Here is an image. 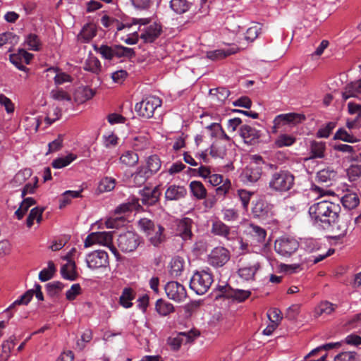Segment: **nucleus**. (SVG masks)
<instances>
[{
	"instance_id": "nucleus-1",
	"label": "nucleus",
	"mask_w": 361,
	"mask_h": 361,
	"mask_svg": "<svg viewBox=\"0 0 361 361\" xmlns=\"http://www.w3.org/2000/svg\"><path fill=\"white\" fill-rule=\"evenodd\" d=\"M308 212L316 226L329 230L337 224L341 207L333 202L323 200L311 205Z\"/></svg>"
},
{
	"instance_id": "nucleus-2",
	"label": "nucleus",
	"mask_w": 361,
	"mask_h": 361,
	"mask_svg": "<svg viewBox=\"0 0 361 361\" xmlns=\"http://www.w3.org/2000/svg\"><path fill=\"white\" fill-rule=\"evenodd\" d=\"M161 191L159 186H156L153 188L149 187H145L143 189L139 190V195L140 199L137 197H133L130 205L123 204L116 209V212H126L132 209H138L141 207L140 201H141L143 205L152 206L157 203L159 200Z\"/></svg>"
},
{
	"instance_id": "nucleus-3",
	"label": "nucleus",
	"mask_w": 361,
	"mask_h": 361,
	"mask_svg": "<svg viewBox=\"0 0 361 361\" xmlns=\"http://www.w3.org/2000/svg\"><path fill=\"white\" fill-rule=\"evenodd\" d=\"M295 176L288 170H279L271 173L269 180V188L279 192L290 190L294 185Z\"/></svg>"
},
{
	"instance_id": "nucleus-4",
	"label": "nucleus",
	"mask_w": 361,
	"mask_h": 361,
	"mask_svg": "<svg viewBox=\"0 0 361 361\" xmlns=\"http://www.w3.org/2000/svg\"><path fill=\"white\" fill-rule=\"evenodd\" d=\"M213 283V276L207 271H196L190 281V288L197 295H203L209 289Z\"/></svg>"
},
{
	"instance_id": "nucleus-5",
	"label": "nucleus",
	"mask_w": 361,
	"mask_h": 361,
	"mask_svg": "<svg viewBox=\"0 0 361 361\" xmlns=\"http://www.w3.org/2000/svg\"><path fill=\"white\" fill-rule=\"evenodd\" d=\"M113 236L111 232H95L89 234L85 240L84 247H89L94 244H100L106 246L115 255L118 252L112 243Z\"/></svg>"
},
{
	"instance_id": "nucleus-6",
	"label": "nucleus",
	"mask_w": 361,
	"mask_h": 361,
	"mask_svg": "<svg viewBox=\"0 0 361 361\" xmlns=\"http://www.w3.org/2000/svg\"><path fill=\"white\" fill-rule=\"evenodd\" d=\"M161 100L155 96H149L137 103L135 106V111L139 116L145 118H150L153 116L154 111L157 107L161 106Z\"/></svg>"
},
{
	"instance_id": "nucleus-7",
	"label": "nucleus",
	"mask_w": 361,
	"mask_h": 361,
	"mask_svg": "<svg viewBox=\"0 0 361 361\" xmlns=\"http://www.w3.org/2000/svg\"><path fill=\"white\" fill-rule=\"evenodd\" d=\"M141 243V238L133 231L121 233L116 240L118 247L123 252L135 251Z\"/></svg>"
},
{
	"instance_id": "nucleus-8",
	"label": "nucleus",
	"mask_w": 361,
	"mask_h": 361,
	"mask_svg": "<svg viewBox=\"0 0 361 361\" xmlns=\"http://www.w3.org/2000/svg\"><path fill=\"white\" fill-rule=\"evenodd\" d=\"M255 160L256 161L248 165L240 176V180L245 185H250L261 178L262 169L259 164L262 162V158L257 156Z\"/></svg>"
},
{
	"instance_id": "nucleus-9",
	"label": "nucleus",
	"mask_w": 361,
	"mask_h": 361,
	"mask_svg": "<svg viewBox=\"0 0 361 361\" xmlns=\"http://www.w3.org/2000/svg\"><path fill=\"white\" fill-rule=\"evenodd\" d=\"M299 247V243L291 237L283 236L276 240L274 243L275 251L283 257H289Z\"/></svg>"
},
{
	"instance_id": "nucleus-10",
	"label": "nucleus",
	"mask_w": 361,
	"mask_h": 361,
	"mask_svg": "<svg viewBox=\"0 0 361 361\" xmlns=\"http://www.w3.org/2000/svg\"><path fill=\"white\" fill-rule=\"evenodd\" d=\"M305 119L306 117L302 114L288 113L279 114L276 116L273 121L272 133H276L278 129L286 124L297 125L302 123Z\"/></svg>"
},
{
	"instance_id": "nucleus-11",
	"label": "nucleus",
	"mask_w": 361,
	"mask_h": 361,
	"mask_svg": "<svg viewBox=\"0 0 361 361\" xmlns=\"http://www.w3.org/2000/svg\"><path fill=\"white\" fill-rule=\"evenodd\" d=\"M167 297L176 302H180L187 298V292L185 287L178 282L169 281L164 287Z\"/></svg>"
},
{
	"instance_id": "nucleus-12",
	"label": "nucleus",
	"mask_w": 361,
	"mask_h": 361,
	"mask_svg": "<svg viewBox=\"0 0 361 361\" xmlns=\"http://www.w3.org/2000/svg\"><path fill=\"white\" fill-rule=\"evenodd\" d=\"M86 262L92 269L106 267L109 265V256L105 251L97 250L87 256Z\"/></svg>"
},
{
	"instance_id": "nucleus-13",
	"label": "nucleus",
	"mask_w": 361,
	"mask_h": 361,
	"mask_svg": "<svg viewBox=\"0 0 361 361\" xmlns=\"http://www.w3.org/2000/svg\"><path fill=\"white\" fill-rule=\"evenodd\" d=\"M230 259L229 251L224 247L214 248L209 255V262L214 267H221Z\"/></svg>"
},
{
	"instance_id": "nucleus-14",
	"label": "nucleus",
	"mask_w": 361,
	"mask_h": 361,
	"mask_svg": "<svg viewBox=\"0 0 361 361\" xmlns=\"http://www.w3.org/2000/svg\"><path fill=\"white\" fill-rule=\"evenodd\" d=\"M252 214L254 218L265 220L273 214L272 205L267 201L259 199L253 203Z\"/></svg>"
},
{
	"instance_id": "nucleus-15",
	"label": "nucleus",
	"mask_w": 361,
	"mask_h": 361,
	"mask_svg": "<svg viewBox=\"0 0 361 361\" xmlns=\"http://www.w3.org/2000/svg\"><path fill=\"white\" fill-rule=\"evenodd\" d=\"M200 332L197 330H190L188 332H181L177 337L170 338L169 339V345L173 350H178L181 344L190 343L193 341L198 336Z\"/></svg>"
},
{
	"instance_id": "nucleus-16",
	"label": "nucleus",
	"mask_w": 361,
	"mask_h": 361,
	"mask_svg": "<svg viewBox=\"0 0 361 361\" xmlns=\"http://www.w3.org/2000/svg\"><path fill=\"white\" fill-rule=\"evenodd\" d=\"M209 183L213 186H218L216 188V192L218 195H225L229 191L231 183L229 179L224 180L223 176L220 174H210L207 178Z\"/></svg>"
},
{
	"instance_id": "nucleus-17",
	"label": "nucleus",
	"mask_w": 361,
	"mask_h": 361,
	"mask_svg": "<svg viewBox=\"0 0 361 361\" xmlns=\"http://www.w3.org/2000/svg\"><path fill=\"white\" fill-rule=\"evenodd\" d=\"M161 25L154 23L142 30L140 37L145 43H152L161 35Z\"/></svg>"
},
{
	"instance_id": "nucleus-18",
	"label": "nucleus",
	"mask_w": 361,
	"mask_h": 361,
	"mask_svg": "<svg viewBox=\"0 0 361 361\" xmlns=\"http://www.w3.org/2000/svg\"><path fill=\"white\" fill-rule=\"evenodd\" d=\"M193 224L194 222L190 218H183L177 224V235H179L184 241L192 240L193 236V233L192 232Z\"/></svg>"
},
{
	"instance_id": "nucleus-19",
	"label": "nucleus",
	"mask_w": 361,
	"mask_h": 361,
	"mask_svg": "<svg viewBox=\"0 0 361 361\" xmlns=\"http://www.w3.org/2000/svg\"><path fill=\"white\" fill-rule=\"evenodd\" d=\"M337 172L331 167L322 169L317 173L316 181L324 187H329L336 180Z\"/></svg>"
},
{
	"instance_id": "nucleus-20",
	"label": "nucleus",
	"mask_w": 361,
	"mask_h": 361,
	"mask_svg": "<svg viewBox=\"0 0 361 361\" xmlns=\"http://www.w3.org/2000/svg\"><path fill=\"white\" fill-rule=\"evenodd\" d=\"M240 135L245 143L254 145L257 142L260 132L249 125H243L240 128Z\"/></svg>"
},
{
	"instance_id": "nucleus-21",
	"label": "nucleus",
	"mask_w": 361,
	"mask_h": 361,
	"mask_svg": "<svg viewBox=\"0 0 361 361\" xmlns=\"http://www.w3.org/2000/svg\"><path fill=\"white\" fill-rule=\"evenodd\" d=\"M211 232L215 235L221 236L227 240H231L234 238L233 233L231 231L230 227L221 221L213 222Z\"/></svg>"
},
{
	"instance_id": "nucleus-22",
	"label": "nucleus",
	"mask_w": 361,
	"mask_h": 361,
	"mask_svg": "<svg viewBox=\"0 0 361 361\" xmlns=\"http://www.w3.org/2000/svg\"><path fill=\"white\" fill-rule=\"evenodd\" d=\"M60 272L61 276L68 281H75L78 277V274L76 271V264L73 260H69L67 264H63L61 268Z\"/></svg>"
},
{
	"instance_id": "nucleus-23",
	"label": "nucleus",
	"mask_w": 361,
	"mask_h": 361,
	"mask_svg": "<svg viewBox=\"0 0 361 361\" xmlns=\"http://www.w3.org/2000/svg\"><path fill=\"white\" fill-rule=\"evenodd\" d=\"M187 194L185 187L176 185H170L165 192V197L168 200H178L183 198Z\"/></svg>"
},
{
	"instance_id": "nucleus-24",
	"label": "nucleus",
	"mask_w": 361,
	"mask_h": 361,
	"mask_svg": "<svg viewBox=\"0 0 361 361\" xmlns=\"http://www.w3.org/2000/svg\"><path fill=\"white\" fill-rule=\"evenodd\" d=\"M185 267V261L183 258L176 256L172 258L169 264V274L172 278H177L180 276Z\"/></svg>"
},
{
	"instance_id": "nucleus-25",
	"label": "nucleus",
	"mask_w": 361,
	"mask_h": 361,
	"mask_svg": "<svg viewBox=\"0 0 361 361\" xmlns=\"http://www.w3.org/2000/svg\"><path fill=\"white\" fill-rule=\"evenodd\" d=\"M359 94H361V80L348 84L342 92V97L344 101H346L350 97H357Z\"/></svg>"
},
{
	"instance_id": "nucleus-26",
	"label": "nucleus",
	"mask_w": 361,
	"mask_h": 361,
	"mask_svg": "<svg viewBox=\"0 0 361 361\" xmlns=\"http://www.w3.org/2000/svg\"><path fill=\"white\" fill-rule=\"evenodd\" d=\"M238 48L231 47L227 49H216L207 52V57L212 61L223 59L231 54H235Z\"/></svg>"
},
{
	"instance_id": "nucleus-27",
	"label": "nucleus",
	"mask_w": 361,
	"mask_h": 361,
	"mask_svg": "<svg viewBox=\"0 0 361 361\" xmlns=\"http://www.w3.org/2000/svg\"><path fill=\"white\" fill-rule=\"evenodd\" d=\"M343 206L349 210L353 209L360 204V198L357 193L348 192L341 198Z\"/></svg>"
},
{
	"instance_id": "nucleus-28",
	"label": "nucleus",
	"mask_w": 361,
	"mask_h": 361,
	"mask_svg": "<svg viewBox=\"0 0 361 361\" xmlns=\"http://www.w3.org/2000/svg\"><path fill=\"white\" fill-rule=\"evenodd\" d=\"M151 176V173L148 172L145 167L142 166H139L137 171L132 175L133 183L137 187L142 185Z\"/></svg>"
},
{
	"instance_id": "nucleus-29",
	"label": "nucleus",
	"mask_w": 361,
	"mask_h": 361,
	"mask_svg": "<svg viewBox=\"0 0 361 361\" xmlns=\"http://www.w3.org/2000/svg\"><path fill=\"white\" fill-rule=\"evenodd\" d=\"M189 188L192 195L197 200H203L207 197V190L200 181H191Z\"/></svg>"
},
{
	"instance_id": "nucleus-30",
	"label": "nucleus",
	"mask_w": 361,
	"mask_h": 361,
	"mask_svg": "<svg viewBox=\"0 0 361 361\" xmlns=\"http://www.w3.org/2000/svg\"><path fill=\"white\" fill-rule=\"evenodd\" d=\"M227 148L221 140H217L210 147L209 154L214 158L224 159L226 155Z\"/></svg>"
},
{
	"instance_id": "nucleus-31",
	"label": "nucleus",
	"mask_w": 361,
	"mask_h": 361,
	"mask_svg": "<svg viewBox=\"0 0 361 361\" xmlns=\"http://www.w3.org/2000/svg\"><path fill=\"white\" fill-rule=\"evenodd\" d=\"M310 150V159L323 158L326 150V144L323 142L312 141Z\"/></svg>"
},
{
	"instance_id": "nucleus-32",
	"label": "nucleus",
	"mask_w": 361,
	"mask_h": 361,
	"mask_svg": "<svg viewBox=\"0 0 361 361\" xmlns=\"http://www.w3.org/2000/svg\"><path fill=\"white\" fill-rule=\"evenodd\" d=\"M135 298V293L131 288H125L119 298V303L124 308H130L133 306L131 301Z\"/></svg>"
},
{
	"instance_id": "nucleus-33",
	"label": "nucleus",
	"mask_w": 361,
	"mask_h": 361,
	"mask_svg": "<svg viewBox=\"0 0 361 361\" xmlns=\"http://www.w3.org/2000/svg\"><path fill=\"white\" fill-rule=\"evenodd\" d=\"M97 34V29L93 24L85 25L80 34L78 39L82 42H89Z\"/></svg>"
},
{
	"instance_id": "nucleus-34",
	"label": "nucleus",
	"mask_w": 361,
	"mask_h": 361,
	"mask_svg": "<svg viewBox=\"0 0 361 361\" xmlns=\"http://www.w3.org/2000/svg\"><path fill=\"white\" fill-rule=\"evenodd\" d=\"M139 157L137 154L132 150L126 151L120 157V162L127 167L134 166L137 164Z\"/></svg>"
},
{
	"instance_id": "nucleus-35",
	"label": "nucleus",
	"mask_w": 361,
	"mask_h": 361,
	"mask_svg": "<svg viewBox=\"0 0 361 361\" xmlns=\"http://www.w3.org/2000/svg\"><path fill=\"white\" fill-rule=\"evenodd\" d=\"M155 310L159 315L165 317L174 312V307L163 299H158L155 304Z\"/></svg>"
},
{
	"instance_id": "nucleus-36",
	"label": "nucleus",
	"mask_w": 361,
	"mask_h": 361,
	"mask_svg": "<svg viewBox=\"0 0 361 361\" xmlns=\"http://www.w3.org/2000/svg\"><path fill=\"white\" fill-rule=\"evenodd\" d=\"M249 233L257 243H263L267 236V231L264 228L253 224L249 226Z\"/></svg>"
},
{
	"instance_id": "nucleus-37",
	"label": "nucleus",
	"mask_w": 361,
	"mask_h": 361,
	"mask_svg": "<svg viewBox=\"0 0 361 361\" xmlns=\"http://www.w3.org/2000/svg\"><path fill=\"white\" fill-rule=\"evenodd\" d=\"M24 44L29 50L35 51H39L42 47V42L39 36L35 33H30L26 36Z\"/></svg>"
},
{
	"instance_id": "nucleus-38",
	"label": "nucleus",
	"mask_w": 361,
	"mask_h": 361,
	"mask_svg": "<svg viewBox=\"0 0 361 361\" xmlns=\"http://www.w3.org/2000/svg\"><path fill=\"white\" fill-rule=\"evenodd\" d=\"M16 336L13 335L10 336L8 340L3 342L1 345L2 352L0 355L1 361L8 360L11 349H13L16 345Z\"/></svg>"
},
{
	"instance_id": "nucleus-39",
	"label": "nucleus",
	"mask_w": 361,
	"mask_h": 361,
	"mask_svg": "<svg viewBox=\"0 0 361 361\" xmlns=\"http://www.w3.org/2000/svg\"><path fill=\"white\" fill-rule=\"evenodd\" d=\"M33 295H34V290L33 289L27 290L18 299L15 300L8 307H7L4 310V312H8L10 310H13L17 305H27L32 300Z\"/></svg>"
},
{
	"instance_id": "nucleus-40",
	"label": "nucleus",
	"mask_w": 361,
	"mask_h": 361,
	"mask_svg": "<svg viewBox=\"0 0 361 361\" xmlns=\"http://www.w3.org/2000/svg\"><path fill=\"white\" fill-rule=\"evenodd\" d=\"M164 231V228L160 225L147 235L149 240L153 245L158 246L164 242L165 240Z\"/></svg>"
},
{
	"instance_id": "nucleus-41",
	"label": "nucleus",
	"mask_w": 361,
	"mask_h": 361,
	"mask_svg": "<svg viewBox=\"0 0 361 361\" xmlns=\"http://www.w3.org/2000/svg\"><path fill=\"white\" fill-rule=\"evenodd\" d=\"M36 204V201L32 197L24 198L21 202L19 208L15 212L17 219L20 220L28 211L29 208Z\"/></svg>"
},
{
	"instance_id": "nucleus-42",
	"label": "nucleus",
	"mask_w": 361,
	"mask_h": 361,
	"mask_svg": "<svg viewBox=\"0 0 361 361\" xmlns=\"http://www.w3.org/2000/svg\"><path fill=\"white\" fill-rule=\"evenodd\" d=\"M147 166H145L148 172L151 173V175L156 173L161 168V161L159 157L156 155H151L147 159Z\"/></svg>"
},
{
	"instance_id": "nucleus-43",
	"label": "nucleus",
	"mask_w": 361,
	"mask_h": 361,
	"mask_svg": "<svg viewBox=\"0 0 361 361\" xmlns=\"http://www.w3.org/2000/svg\"><path fill=\"white\" fill-rule=\"evenodd\" d=\"M170 7L176 13L183 14L189 10L190 3L187 0H171Z\"/></svg>"
},
{
	"instance_id": "nucleus-44",
	"label": "nucleus",
	"mask_w": 361,
	"mask_h": 361,
	"mask_svg": "<svg viewBox=\"0 0 361 361\" xmlns=\"http://www.w3.org/2000/svg\"><path fill=\"white\" fill-rule=\"evenodd\" d=\"M56 271V269L54 262L49 261L47 268L43 269L39 273V279L42 282L47 281L53 278Z\"/></svg>"
},
{
	"instance_id": "nucleus-45",
	"label": "nucleus",
	"mask_w": 361,
	"mask_h": 361,
	"mask_svg": "<svg viewBox=\"0 0 361 361\" xmlns=\"http://www.w3.org/2000/svg\"><path fill=\"white\" fill-rule=\"evenodd\" d=\"M116 180L115 178L111 177L103 178L98 185V190L100 192H109L114 189L116 186Z\"/></svg>"
},
{
	"instance_id": "nucleus-46",
	"label": "nucleus",
	"mask_w": 361,
	"mask_h": 361,
	"mask_svg": "<svg viewBox=\"0 0 361 361\" xmlns=\"http://www.w3.org/2000/svg\"><path fill=\"white\" fill-rule=\"evenodd\" d=\"M30 176L31 171L30 169H25L20 171L15 175L11 183L13 187H18L22 185Z\"/></svg>"
},
{
	"instance_id": "nucleus-47",
	"label": "nucleus",
	"mask_w": 361,
	"mask_h": 361,
	"mask_svg": "<svg viewBox=\"0 0 361 361\" xmlns=\"http://www.w3.org/2000/svg\"><path fill=\"white\" fill-rule=\"evenodd\" d=\"M76 159V156L73 154H69L68 155L63 157H59L54 159L51 166L54 169H61L68 165H69L72 161H73Z\"/></svg>"
},
{
	"instance_id": "nucleus-48",
	"label": "nucleus",
	"mask_w": 361,
	"mask_h": 361,
	"mask_svg": "<svg viewBox=\"0 0 361 361\" xmlns=\"http://www.w3.org/2000/svg\"><path fill=\"white\" fill-rule=\"evenodd\" d=\"M114 47V57H128L131 58L135 56V51L133 49L126 47L121 45H115Z\"/></svg>"
},
{
	"instance_id": "nucleus-49",
	"label": "nucleus",
	"mask_w": 361,
	"mask_h": 361,
	"mask_svg": "<svg viewBox=\"0 0 361 361\" xmlns=\"http://www.w3.org/2000/svg\"><path fill=\"white\" fill-rule=\"evenodd\" d=\"M138 225L140 229L146 234L147 236L150 234L151 232L153 231L154 228H157L159 224H155L154 221L147 218H142L140 219L138 222Z\"/></svg>"
},
{
	"instance_id": "nucleus-50",
	"label": "nucleus",
	"mask_w": 361,
	"mask_h": 361,
	"mask_svg": "<svg viewBox=\"0 0 361 361\" xmlns=\"http://www.w3.org/2000/svg\"><path fill=\"white\" fill-rule=\"evenodd\" d=\"M100 61L96 57H90L83 66L84 70L96 74L100 71Z\"/></svg>"
},
{
	"instance_id": "nucleus-51",
	"label": "nucleus",
	"mask_w": 361,
	"mask_h": 361,
	"mask_svg": "<svg viewBox=\"0 0 361 361\" xmlns=\"http://www.w3.org/2000/svg\"><path fill=\"white\" fill-rule=\"evenodd\" d=\"M334 138L350 143H354L357 141V139L353 134L349 133L344 128H339L335 133Z\"/></svg>"
},
{
	"instance_id": "nucleus-52",
	"label": "nucleus",
	"mask_w": 361,
	"mask_h": 361,
	"mask_svg": "<svg viewBox=\"0 0 361 361\" xmlns=\"http://www.w3.org/2000/svg\"><path fill=\"white\" fill-rule=\"evenodd\" d=\"M95 94V91L88 87L79 89L76 92L77 99L80 102H84L92 99Z\"/></svg>"
},
{
	"instance_id": "nucleus-53",
	"label": "nucleus",
	"mask_w": 361,
	"mask_h": 361,
	"mask_svg": "<svg viewBox=\"0 0 361 361\" xmlns=\"http://www.w3.org/2000/svg\"><path fill=\"white\" fill-rule=\"evenodd\" d=\"M295 142V138L287 134H282L275 141V145L278 147L291 146Z\"/></svg>"
},
{
	"instance_id": "nucleus-54",
	"label": "nucleus",
	"mask_w": 361,
	"mask_h": 361,
	"mask_svg": "<svg viewBox=\"0 0 361 361\" xmlns=\"http://www.w3.org/2000/svg\"><path fill=\"white\" fill-rule=\"evenodd\" d=\"M63 288V283L58 281L49 283L46 285L47 293L51 297L58 295Z\"/></svg>"
},
{
	"instance_id": "nucleus-55",
	"label": "nucleus",
	"mask_w": 361,
	"mask_h": 361,
	"mask_svg": "<svg viewBox=\"0 0 361 361\" xmlns=\"http://www.w3.org/2000/svg\"><path fill=\"white\" fill-rule=\"evenodd\" d=\"M262 27L260 24H255L253 26L250 27L245 33V39L247 41L253 42L260 34Z\"/></svg>"
},
{
	"instance_id": "nucleus-56",
	"label": "nucleus",
	"mask_w": 361,
	"mask_h": 361,
	"mask_svg": "<svg viewBox=\"0 0 361 361\" xmlns=\"http://www.w3.org/2000/svg\"><path fill=\"white\" fill-rule=\"evenodd\" d=\"M257 269L258 268L256 266L243 267L239 269L238 274L241 278L245 280L252 279L257 271Z\"/></svg>"
},
{
	"instance_id": "nucleus-57",
	"label": "nucleus",
	"mask_w": 361,
	"mask_h": 361,
	"mask_svg": "<svg viewBox=\"0 0 361 361\" xmlns=\"http://www.w3.org/2000/svg\"><path fill=\"white\" fill-rule=\"evenodd\" d=\"M210 94L216 96L219 101L224 102L230 95V91L226 87H221L210 90Z\"/></svg>"
},
{
	"instance_id": "nucleus-58",
	"label": "nucleus",
	"mask_w": 361,
	"mask_h": 361,
	"mask_svg": "<svg viewBox=\"0 0 361 361\" xmlns=\"http://www.w3.org/2000/svg\"><path fill=\"white\" fill-rule=\"evenodd\" d=\"M336 307V305L329 301H323L319 305L317 311L319 315L324 313L330 314L335 310Z\"/></svg>"
},
{
	"instance_id": "nucleus-59",
	"label": "nucleus",
	"mask_w": 361,
	"mask_h": 361,
	"mask_svg": "<svg viewBox=\"0 0 361 361\" xmlns=\"http://www.w3.org/2000/svg\"><path fill=\"white\" fill-rule=\"evenodd\" d=\"M223 219L226 221H235L239 218L238 211L233 208L222 209Z\"/></svg>"
},
{
	"instance_id": "nucleus-60",
	"label": "nucleus",
	"mask_w": 361,
	"mask_h": 361,
	"mask_svg": "<svg viewBox=\"0 0 361 361\" xmlns=\"http://www.w3.org/2000/svg\"><path fill=\"white\" fill-rule=\"evenodd\" d=\"M0 105L4 107L7 114H13L14 112V104L4 94H0Z\"/></svg>"
},
{
	"instance_id": "nucleus-61",
	"label": "nucleus",
	"mask_w": 361,
	"mask_h": 361,
	"mask_svg": "<svg viewBox=\"0 0 361 361\" xmlns=\"http://www.w3.org/2000/svg\"><path fill=\"white\" fill-rule=\"evenodd\" d=\"M81 294V286L79 283H74L66 293V298L68 300H74L78 295Z\"/></svg>"
},
{
	"instance_id": "nucleus-62",
	"label": "nucleus",
	"mask_w": 361,
	"mask_h": 361,
	"mask_svg": "<svg viewBox=\"0 0 361 361\" xmlns=\"http://www.w3.org/2000/svg\"><path fill=\"white\" fill-rule=\"evenodd\" d=\"M251 295V292L249 290H245L241 289H236L232 291L231 295H228V296H231L235 300L238 302H243L247 298L250 297Z\"/></svg>"
},
{
	"instance_id": "nucleus-63",
	"label": "nucleus",
	"mask_w": 361,
	"mask_h": 361,
	"mask_svg": "<svg viewBox=\"0 0 361 361\" xmlns=\"http://www.w3.org/2000/svg\"><path fill=\"white\" fill-rule=\"evenodd\" d=\"M356 355L355 352H342L335 356L334 361H356Z\"/></svg>"
},
{
	"instance_id": "nucleus-64",
	"label": "nucleus",
	"mask_w": 361,
	"mask_h": 361,
	"mask_svg": "<svg viewBox=\"0 0 361 361\" xmlns=\"http://www.w3.org/2000/svg\"><path fill=\"white\" fill-rule=\"evenodd\" d=\"M238 193L240 200L242 202L243 207L245 210H247L249 203H250L251 196L253 195V192H248L245 190H239L238 191Z\"/></svg>"
}]
</instances>
